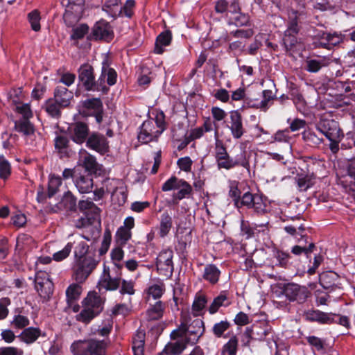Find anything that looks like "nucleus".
<instances>
[{"mask_svg":"<svg viewBox=\"0 0 355 355\" xmlns=\"http://www.w3.org/2000/svg\"><path fill=\"white\" fill-rule=\"evenodd\" d=\"M105 299L96 291H90L81 301V310L75 315L76 321L85 325L89 324L103 311Z\"/></svg>","mask_w":355,"mask_h":355,"instance_id":"1","label":"nucleus"},{"mask_svg":"<svg viewBox=\"0 0 355 355\" xmlns=\"http://www.w3.org/2000/svg\"><path fill=\"white\" fill-rule=\"evenodd\" d=\"M78 78L85 91L101 92L103 94L109 92V87L103 85L102 77L96 80L94 67L88 63L80 66L78 69Z\"/></svg>","mask_w":355,"mask_h":355,"instance_id":"2","label":"nucleus"},{"mask_svg":"<svg viewBox=\"0 0 355 355\" xmlns=\"http://www.w3.org/2000/svg\"><path fill=\"white\" fill-rule=\"evenodd\" d=\"M205 324L202 320H193L189 325L181 324L171 333V338L175 339L184 336L191 345L196 344L205 332Z\"/></svg>","mask_w":355,"mask_h":355,"instance_id":"3","label":"nucleus"},{"mask_svg":"<svg viewBox=\"0 0 355 355\" xmlns=\"http://www.w3.org/2000/svg\"><path fill=\"white\" fill-rule=\"evenodd\" d=\"M163 191L178 190L172 196L171 202L178 205L179 201L184 198H189L193 193V189L190 184L183 179H179L175 176L171 177L162 186Z\"/></svg>","mask_w":355,"mask_h":355,"instance_id":"4","label":"nucleus"},{"mask_svg":"<svg viewBox=\"0 0 355 355\" xmlns=\"http://www.w3.org/2000/svg\"><path fill=\"white\" fill-rule=\"evenodd\" d=\"M106 346L104 340H80L72 343L71 350L74 355H105Z\"/></svg>","mask_w":355,"mask_h":355,"instance_id":"5","label":"nucleus"},{"mask_svg":"<svg viewBox=\"0 0 355 355\" xmlns=\"http://www.w3.org/2000/svg\"><path fill=\"white\" fill-rule=\"evenodd\" d=\"M73 268V277L79 283H83L99 263L94 257L87 255L85 258L76 260Z\"/></svg>","mask_w":355,"mask_h":355,"instance_id":"6","label":"nucleus"},{"mask_svg":"<svg viewBox=\"0 0 355 355\" xmlns=\"http://www.w3.org/2000/svg\"><path fill=\"white\" fill-rule=\"evenodd\" d=\"M282 293L291 302L302 304L311 297V292L305 286L295 283H288L284 286Z\"/></svg>","mask_w":355,"mask_h":355,"instance_id":"7","label":"nucleus"},{"mask_svg":"<svg viewBox=\"0 0 355 355\" xmlns=\"http://www.w3.org/2000/svg\"><path fill=\"white\" fill-rule=\"evenodd\" d=\"M215 159L217 168L219 170H230L237 166H241L248 171H250V162L245 153L237 155L236 159H234L229 153H227Z\"/></svg>","mask_w":355,"mask_h":355,"instance_id":"8","label":"nucleus"},{"mask_svg":"<svg viewBox=\"0 0 355 355\" xmlns=\"http://www.w3.org/2000/svg\"><path fill=\"white\" fill-rule=\"evenodd\" d=\"M173 252L171 249L162 250L157 257L156 267L159 275L170 277L173 272Z\"/></svg>","mask_w":355,"mask_h":355,"instance_id":"9","label":"nucleus"},{"mask_svg":"<svg viewBox=\"0 0 355 355\" xmlns=\"http://www.w3.org/2000/svg\"><path fill=\"white\" fill-rule=\"evenodd\" d=\"M317 130L327 139H335L344 137L337 121L333 119H322L316 125Z\"/></svg>","mask_w":355,"mask_h":355,"instance_id":"10","label":"nucleus"},{"mask_svg":"<svg viewBox=\"0 0 355 355\" xmlns=\"http://www.w3.org/2000/svg\"><path fill=\"white\" fill-rule=\"evenodd\" d=\"M161 134L156 129L154 121L146 120L143 122L139 128L137 139L142 144H148L157 141Z\"/></svg>","mask_w":355,"mask_h":355,"instance_id":"11","label":"nucleus"},{"mask_svg":"<svg viewBox=\"0 0 355 355\" xmlns=\"http://www.w3.org/2000/svg\"><path fill=\"white\" fill-rule=\"evenodd\" d=\"M35 288L42 298H49L53 291V284L49 275L44 272H38L35 277Z\"/></svg>","mask_w":355,"mask_h":355,"instance_id":"12","label":"nucleus"},{"mask_svg":"<svg viewBox=\"0 0 355 355\" xmlns=\"http://www.w3.org/2000/svg\"><path fill=\"white\" fill-rule=\"evenodd\" d=\"M121 277L117 276L112 277L110 275V270L109 267L104 265L103 273L98 282V287L99 291L104 289L105 291H116L117 290L121 284Z\"/></svg>","mask_w":355,"mask_h":355,"instance_id":"13","label":"nucleus"},{"mask_svg":"<svg viewBox=\"0 0 355 355\" xmlns=\"http://www.w3.org/2000/svg\"><path fill=\"white\" fill-rule=\"evenodd\" d=\"M70 137L73 141L82 144L87 141L89 137V129L88 125L82 121L72 123L68 128Z\"/></svg>","mask_w":355,"mask_h":355,"instance_id":"14","label":"nucleus"},{"mask_svg":"<svg viewBox=\"0 0 355 355\" xmlns=\"http://www.w3.org/2000/svg\"><path fill=\"white\" fill-rule=\"evenodd\" d=\"M230 124L228 128L230 130L232 137L239 139L245 133L242 120V116L238 110H233L230 113Z\"/></svg>","mask_w":355,"mask_h":355,"instance_id":"15","label":"nucleus"},{"mask_svg":"<svg viewBox=\"0 0 355 355\" xmlns=\"http://www.w3.org/2000/svg\"><path fill=\"white\" fill-rule=\"evenodd\" d=\"M86 145L89 148L102 155L106 153L109 149L108 141L105 137L97 132H93L89 136Z\"/></svg>","mask_w":355,"mask_h":355,"instance_id":"16","label":"nucleus"},{"mask_svg":"<svg viewBox=\"0 0 355 355\" xmlns=\"http://www.w3.org/2000/svg\"><path fill=\"white\" fill-rule=\"evenodd\" d=\"M92 217L87 216V218H80L75 221L74 226L78 229H85L83 234L82 235L83 238L87 241H91L92 239H96L101 233L100 229L93 227L90 224V220Z\"/></svg>","mask_w":355,"mask_h":355,"instance_id":"17","label":"nucleus"},{"mask_svg":"<svg viewBox=\"0 0 355 355\" xmlns=\"http://www.w3.org/2000/svg\"><path fill=\"white\" fill-rule=\"evenodd\" d=\"M92 37L95 40H105L110 42L113 37V32L110 24L101 20L95 24L92 28Z\"/></svg>","mask_w":355,"mask_h":355,"instance_id":"18","label":"nucleus"},{"mask_svg":"<svg viewBox=\"0 0 355 355\" xmlns=\"http://www.w3.org/2000/svg\"><path fill=\"white\" fill-rule=\"evenodd\" d=\"M55 149L60 158L69 157L72 154L70 141L65 134H58L54 138Z\"/></svg>","mask_w":355,"mask_h":355,"instance_id":"19","label":"nucleus"},{"mask_svg":"<svg viewBox=\"0 0 355 355\" xmlns=\"http://www.w3.org/2000/svg\"><path fill=\"white\" fill-rule=\"evenodd\" d=\"M173 340L175 341L168 343L158 355L180 354L187 348V345L190 344L184 336Z\"/></svg>","mask_w":355,"mask_h":355,"instance_id":"20","label":"nucleus"},{"mask_svg":"<svg viewBox=\"0 0 355 355\" xmlns=\"http://www.w3.org/2000/svg\"><path fill=\"white\" fill-rule=\"evenodd\" d=\"M74 184L78 191L81 193H90L94 187L92 175L83 173L75 177Z\"/></svg>","mask_w":355,"mask_h":355,"instance_id":"21","label":"nucleus"},{"mask_svg":"<svg viewBox=\"0 0 355 355\" xmlns=\"http://www.w3.org/2000/svg\"><path fill=\"white\" fill-rule=\"evenodd\" d=\"M302 317L306 321L311 322L328 324L331 322V318L328 313L313 309L304 311Z\"/></svg>","mask_w":355,"mask_h":355,"instance_id":"22","label":"nucleus"},{"mask_svg":"<svg viewBox=\"0 0 355 355\" xmlns=\"http://www.w3.org/2000/svg\"><path fill=\"white\" fill-rule=\"evenodd\" d=\"M53 98L61 107L65 108L69 106L73 98V93L67 87L59 85L54 89Z\"/></svg>","mask_w":355,"mask_h":355,"instance_id":"23","label":"nucleus"},{"mask_svg":"<svg viewBox=\"0 0 355 355\" xmlns=\"http://www.w3.org/2000/svg\"><path fill=\"white\" fill-rule=\"evenodd\" d=\"M320 284L326 290H334L340 288V277L338 275L332 271L324 272L320 275Z\"/></svg>","mask_w":355,"mask_h":355,"instance_id":"24","label":"nucleus"},{"mask_svg":"<svg viewBox=\"0 0 355 355\" xmlns=\"http://www.w3.org/2000/svg\"><path fill=\"white\" fill-rule=\"evenodd\" d=\"M40 336L45 337L46 334L42 333L41 329L38 327H31L23 329L18 336V338L26 344L31 345L35 343Z\"/></svg>","mask_w":355,"mask_h":355,"instance_id":"25","label":"nucleus"},{"mask_svg":"<svg viewBox=\"0 0 355 355\" xmlns=\"http://www.w3.org/2000/svg\"><path fill=\"white\" fill-rule=\"evenodd\" d=\"M231 304V300L227 291H223L216 296L208 308L210 314L216 313L221 306L227 307Z\"/></svg>","mask_w":355,"mask_h":355,"instance_id":"26","label":"nucleus"},{"mask_svg":"<svg viewBox=\"0 0 355 355\" xmlns=\"http://www.w3.org/2000/svg\"><path fill=\"white\" fill-rule=\"evenodd\" d=\"M330 59L325 56H318V59L307 58L305 61V70L309 73H318L322 68L327 67Z\"/></svg>","mask_w":355,"mask_h":355,"instance_id":"27","label":"nucleus"},{"mask_svg":"<svg viewBox=\"0 0 355 355\" xmlns=\"http://www.w3.org/2000/svg\"><path fill=\"white\" fill-rule=\"evenodd\" d=\"M121 0H105L102 10L113 19L122 17Z\"/></svg>","mask_w":355,"mask_h":355,"instance_id":"28","label":"nucleus"},{"mask_svg":"<svg viewBox=\"0 0 355 355\" xmlns=\"http://www.w3.org/2000/svg\"><path fill=\"white\" fill-rule=\"evenodd\" d=\"M166 309V304L158 300L154 304H150L146 311V318L148 321L158 320L161 319Z\"/></svg>","mask_w":355,"mask_h":355,"instance_id":"29","label":"nucleus"},{"mask_svg":"<svg viewBox=\"0 0 355 355\" xmlns=\"http://www.w3.org/2000/svg\"><path fill=\"white\" fill-rule=\"evenodd\" d=\"M221 272L218 268L213 263L205 266L202 278L209 284L214 285L218 283Z\"/></svg>","mask_w":355,"mask_h":355,"instance_id":"30","label":"nucleus"},{"mask_svg":"<svg viewBox=\"0 0 355 355\" xmlns=\"http://www.w3.org/2000/svg\"><path fill=\"white\" fill-rule=\"evenodd\" d=\"M99 77H102L104 85H106L105 78H107L106 82L108 86H112L116 83L117 73L113 68L109 67L107 60L102 62L101 73Z\"/></svg>","mask_w":355,"mask_h":355,"instance_id":"31","label":"nucleus"},{"mask_svg":"<svg viewBox=\"0 0 355 355\" xmlns=\"http://www.w3.org/2000/svg\"><path fill=\"white\" fill-rule=\"evenodd\" d=\"M23 308H16L14 310V315L12 320L10 322V324L13 328L17 329H22L27 328L30 324L28 318L23 315Z\"/></svg>","mask_w":355,"mask_h":355,"instance_id":"32","label":"nucleus"},{"mask_svg":"<svg viewBox=\"0 0 355 355\" xmlns=\"http://www.w3.org/2000/svg\"><path fill=\"white\" fill-rule=\"evenodd\" d=\"M172 40L171 31L166 30L162 32L156 39L154 52L157 54H162L164 51V46H168Z\"/></svg>","mask_w":355,"mask_h":355,"instance_id":"33","label":"nucleus"},{"mask_svg":"<svg viewBox=\"0 0 355 355\" xmlns=\"http://www.w3.org/2000/svg\"><path fill=\"white\" fill-rule=\"evenodd\" d=\"M302 135L306 144L312 148H318L324 141V139L311 129L305 130Z\"/></svg>","mask_w":355,"mask_h":355,"instance_id":"34","label":"nucleus"},{"mask_svg":"<svg viewBox=\"0 0 355 355\" xmlns=\"http://www.w3.org/2000/svg\"><path fill=\"white\" fill-rule=\"evenodd\" d=\"M305 243L308 245H302V242L299 245H295L291 248V253L295 256H300L304 254L306 258H310L311 253L315 249V245L313 242H309L305 239Z\"/></svg>","mask_w":355,"mask_h":355,"instance_id":"35","label":"nucleus"},{"mask_svg":"<svg viewBox=\"0 0 355 355\" xmlns=\"http://www.w3.org/2000/svg\"><path fill=\"white\" fill-rule=\"evenodd\" d=\"M275 98V95L270 89H265L262 92V100L261 101L254 103L252 107L260 109L266 112L272 105V101Z\"/></svg>","mask_w":355,"mask_h":355,"instance_id":"36","label":"nucleus"},{"mask_svg":"<svg viewBox=\"0 0 355 355\" xmlns=\"http://www.w3.org/2000/svg\"><path fill=\"white\" fill-rule=\"evenodd\" d=\"M173 226L171 216L167 211L164 212L160 217L159 235L164 238L168 235Z\"/></svg>","mask_w":355,"mask_h":355,"instance_id":"37","label":"nucleus"},{"mask_svg":"<svg viewBox=\"0 0 355 355\" xmlns=\"http://www.w3.org/2000/svg\"><path fill=\"white\" fill-rule=\"evenodd\" d=\"M78 208L86 216H89V214H91L93 218L98 216L100 213V209L92 200H80L78 203Z\"/></svg>","mask_w":355,"mask_h":355,"instance_id":"38","label":"nucleus"},{"mask_svg":"<svg viewBox=\"0 0 355 355\" xmlns=\"http://www.w3.org/2000/svg\"><path fill=\"white\" fill-rule=\"evenodd\" d=\"M63 108L54 98H49L44 104L45 111L53 118H59L61 116V109Z\"/></svg>","mask_w":355,"mask_h":355,"instance_id":"39","label":"nucleus"},{"mask_svg":"<svg viewBox=\"0 0 355 355\" xmlns=\"http://www.w3.org/2000/svg\"><path fill=\"white\" fill-rule=\"evenodd\" d=\"M15 128L18 132L22 133L25 136H30L35 132L33 124L26 119H22L16 121Z\"/></svg>","mask_w":355,"mask_h":355,"instance_id":"40","label":"nucleus"},{"mask_svg":"<svg viewBox=\"0 0 355 355\" xmlns=\"http://www.w3.org/2000/svg\"><path fill=\"white\" fill-rule=\"evenodd\" d=\"M82 293V287L78 284H72L66 290L67 302L68 304H73L79 299Z\"/></svg>","mask_w":355,"mask_h":355,"instance_id":"41","label":"nucleus"},{"mask_svg":"<svg viewBox=\"0 0 355 355\" xmlns=\"http://www.w3.org/2000/svg\"><path fill=\"white\" fill-rule=\"evenodd\" d=\"M60 205L67 211H73L76 207V198L71 191H67L64 194L60 202Z\"/></svg>","mask_w":355,"mask_h":355,"instance_id":"42","label":"nucleus"},{"mask_svg":"<svg viewBox=\"0 0 355 355\" xmlns=\"http://www.w3.org/2000/svg\"><path fill=\"white\" fill-rule=\"evenodd\" d=\"M132 233L128 229L120 227L116 233V242L118 245L125 246L131 239Z\"/></svg>","mask_w":355,"mask_h":355,"instance_id":"43","label":"nucleus"},{"mask_svg":"<svg viewBox=\"0 0 355 355\" xmlns=\"http://www.w3.org/2000/svg\"><path fill=\"white\" fill-rule=\"evenodd\" d=\"M230 327L231 324L229 321L227 320H221L214 324L211 331L216 338L226 337L224 334Z\"/></svg>","mask_w":355,"mask_h":355,"instance_id":"44","label":"nucleus"},{"mask_svg":"<svg viewBox=\"0 0 355 355\" xmlns=\"http://www.w3.org/2000/svg\"><path fill=\"white\" fill-rule=\"evenodd\" d=\"M164 292L165 285L162 282L150 286L146 291L148 296L152 297L155 300L159 299Z\"/></svg>","mask_w":355,"mask_h":355,"instance_id":"45","label":"nucleus"},{"mask_svg":"<svg viewBox=\"0 0 355 355\" xmlns=\"http://www.w3.org/2000/svg\"><path fill=\"white\" fill-rule=\"evenodd\" d=\"M89 26L85 24H80L72 29L70 39L74 41H78L84 38L88 33Z\"/></svg>","mask_w":355,"mask_h":355,"instance_id":"46","label":"nucleus"},{"mask_svg":"<svg viewBox=\"0 0 355 355\" xmlns=\"http://www.w3.org/2000/svg\"><path fill=\"white\" fill-rule=\"evenodd\" d=\"M297 35L284 31L283 43L287 51H293L298 43Z\"/></svg>","mask_w":355,"mask_h":355,"instance_id":"47","label":"nucleus"},{"mask_svg":"<svg viewBox=\"0 0 355 355\" xmlns=\"http://www.w3.org/2000/svg\"><path fill=\"white\" fill-rule=\"evenodd\" d=\"M83 166L85 168V173H94L97 169V162L96 158L89 155L87 154L82 161Z\"/></svg>","mask_w":355,"mask_h":355,"instance_id":"48","label":"nucleus"},{"mask_svg":"<svg viewBox=\"0 0 355 355\" xmlns=\"http://www.w3.org/2000/svg\"><path fill=\"white\" fill-rule=\"evenodd\" d=\"M230 24H234L236 26H247L250 25V17L241 12L234 16H229Z\"/></svg>","mask_w":355,"mask_h":355,"instance_id":"49","label":"nucleus"},{"mask_svg":"<svg viewBox=\"0 0 355 355\" xmlns=\"http://www.w3.org/2000/svg\"><path fill=\"white\" fill-rule=\"evenodd\" d=\"M207 303V300L206 296L203 294L198 293L192 304L193 311L196 312L197 315H199V313L205 309Z\"/></svg>","mask_w":355,"mask_h":355,"instance_id":"50","label":"nucleus"},{"mask_svg":"<svg viewBox=\"0 0 355 355\" xmlns=\"http://www.w3.org/2000/svg\"><path fill=\"white\" fill-rule=\"evenodd\" d=\"M83 105L85 108L92 110L93 113L96 111L103 110V103L99 98L87 99L83 102Z\"/></svg>","mask_w":355,"mask_h":355,"instance_id":"51","label":"nucleus"},{"mask_svg":"<svg viewBox=\"0 0 355 355\" xmlns=\"http://www.w3.org/2000/svg\"><path fill=\"white\" fill-rule=\"evenodd\" d=\"M61 184L62 180L60 177L55 175H51L50 177L48 184V198H51L55 194Z\"/></svg>","mask_w":355,"mask_h":355,"instance_id":"52","label":"nucleus"},{"mask_svg":"<svg viewBox=\"0 0 355 355\" xmlns=\"http://www.w3.org/2000/svg\"><path fill=\"white\" fill-rule=\"evenodd\" d=\"M112 200L119 206H122L127 200L128 194L124 188H116L112 193Z\"/></svg>","mask_w":355,"mask_h":355,"instance_id":"53","label":"nucleus"},{"mask_svg":"<svg viewBox=\"0 0 355 355\" xmlns=\"http://www.w3.org/2000/svg\"><path fill=\"white\" fill-rule=\"evenodd\" d=\"M238 339L236 336L230 338L229 341L223 346L224 355H235L237 351Z\"/></svg>","mask_w":355,"mask_h":355,"instance_id":"54","label":"nucleus"},{"mask_svg":"<svg viewBox=\"0 0 355 355\" xmlns=\"http://www.w3.org/2000/svg\"><path fill=\"white\" fill-rule=\"evenodd\" d=\"M353 127L345 135V142L342 144L346 148L355 147V113L352 114Z\"/></svg>","mask_w":355,"mask_h":355,"instance_id":"55","label":"nucleus"},{"mask_svg":"<svg viewBox=\"0 0 355 355\" xmlns=\"http://www.w3.org/2000/svg\"><path fill=\"white\" fill-rule=\"evenodd\" d=\"M266 204L263 201L262 197L259 195L255 194L253 205L251 208L254 209V212L257 214H263L266 212Z\"/></svg>","mask_w":355,"mask_h":355,"instance_id":"56","label":"nucleus"},{"mask_svg":"<svg viewBox=\"0 0 355 355\" xmlns=\"http://www.w3.org/2000/svg\"><path fill=\"white\" fill-rule=\"evenodd\" d=\"M121 288L119 293L121 295L128 294L132 295L135 293V282L132 280L121 279Z\"/></svg>","mask_w":355,"mask_h":355,"instance_id":"57","label":"nucleus"},{"mask_svg":"<svg viewBox=\"0 0 355 355\" xmlns=\"http://www.w3.org/2000/svg\"><path fill=\"white\" fill-rule=\"evenodd\" d=\"M318 40L315 42L316 46L331 50L330 33L322 32L318 35Z\"/></svg>","mask_w":355,"mask_h":355,"instance_id":"58","label":"nucleus"},{"mask_svg":"<svg viewBox=\"0 0 355 355\" xmlns=\"http://www.w3.org/2000/svg\"><path fill=\"white\" fill-rule=\"evenodd\" d=\"M28 19L32 29L35 31H39L41 28L40 12L37 10H33L28 15Z\"/></svg>","mask_w":355,"mask_h":355,"instance_id":"59","label":"nucleus"},{"mask_svg":"<svg viewBox=\"0 0 355 355\" xmlns=\"http://www.w3.org/2000/svg\"><path fill=\"white\" fill-rule=\"evenodd\" d=\"M88 250L89 246L85 242L83 241L78 242L74 248V255L76 260L85 258L86 257V254L88 252Z\"/></svg>","mask_w":355,"mask_h":355,"instance_id":"60","label":"nucleus"},{"mask_svg":"<svg viewBox=\"0 0 355 355\" xmlns=\"http://www.w3.org/2000/svg\"><path fill=\"white\" fill-rule=\"evenodd\" d=\"M216 136V141H215V147H214V157L215 159L219 157L220 156L224 155L227 153V148L224 144L222 140L218 139V131L215 132Z\"/></svg>","mask_w":355,"mask_h":355,"instance_id":"61","label":"nucleus"},{"mask_svg":"<svg viewBox=\"0 0 355 355\" xmlns=\"http://www.w3.org/2000/svg\"><path fill=\"white\" fill-rule=\"evenodd\" d=\"M241 192L238 188L237 182H234L230 184L229 196L233 199L234 205L239 208V200L241 198Z\"/></svg>","mask_w":355,"mask_h":355,"instance_id":"62","label":"nucleus"},{"mask_svg":"<svg viewBox=\"0 0 355 355\" xmlns=\"http://www.w3.org/2000/svg\"><path fill=\"white\" fill-rule=\"evenodd\" d=\"M112 236L109 230H106L103 234V239L101 242V248L98 250L100 256H103L108 251L111 243Z\"/></svg>","mask_w":355,"mask_h":355,"instance_id":"63","label":"nucleus"},{"mask_svg":"<svg viewBox=\"0 0 355 355\" xmlns=\"http://www.w3.org/2000/svg\"><path fill=\"white\" fill-rule=\"evenodd\" d=\"M11 304L9 297H5L0 299V320L6 319L9 314L8 306Z\"/></svg>","mask_w":355,"mask_h":355,"instance_id":"64","label":"nucleus"}]
</instances>
